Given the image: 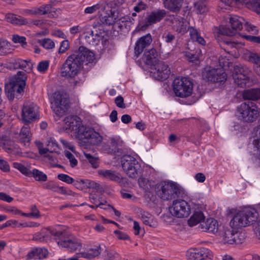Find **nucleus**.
Segmentation results:
<instances>
[{
    "instance_id": "774afa93",
    "label": "nucleus",
    "mask_w": 260,
    "mask_h": 260,
    "mask_svg": "<svg viewBox=\"0 0 260 260\" xmlns=\"http://www.w3.org/2000/svg\"><path fill=\"white\" fill-rule=\"evenodd\" d=\"M253 230L257 239L260 242V220L256 221Z\"/></svg>"
},
{
    "instance_id": "aec40b11",
    "label": "nucleus",
    "mask_w": 260,
    "mask_h": 260,
    "mask_svg": "<svg viewBox=\"0 0 260 260\" xmlns=\"http://www.w3.org/2000/svg\"><path fill=\"white\" fill-rule=\"evenodd\" d=\"M151 35L148 34L141 37L136 43L134 53L137 57L142 53L145 48L148 47L152 42Z\"/></svg>"
},
{
    "instance_id": "37998d69",
    "label": "nucleus",
    "mask_w": 260,
    "mask_h": 260,
    "mask_svg": "<svg viewBox=\"0 0 260 260\" xmlns=\"http://www.w3.org/2000/svg\"><path fill=\"white\" fill-rule=\"evenodd\" d=\"M194 11L198 14H203L208 11L206 0H201L194 4Z\"/></svg>"
},
{
    "instance_id": "2eb2a0df",
    "label": "nucleus",
    "mask_w": 260,
    "mask_h": 260,
    "mask_svg": "<svg viewBox=\"0 0 260 260\" xmlns=\"http://www.w3.org/2000/svg\"><path fill=\"white\" fill-rule=\"evenodd\" d=\"M186 256L189 260H203L207 258H211L212 254L208 248L201 247L188 250Z\"/></svg>"
},
{
    "instance_id": "603ef678",
    "label": "nucleus",
    "mask_w": 260,
    "mask_h": 260,
    "mask_svg": "<svg viewBox=\"0 0 260 260\" xmlns=\"http://www.w3.org/2000/svg\"><path fill=\"white\" fill-rule=\"evenodd\" d=\"M31 176H33L36 180L39 181H45L47 178L46 174L37 169H34L31 171Z\"/></svg>"
},
{
    "instance_id": "69168bd1",
    "label": "nucleus",
    "mask_w": 260,
    "mask_h": 260,
    "mask_svg": "<svg viewBox=\"0 0 260 260\" xmlns=\"http://www.w3.org/2000/svg\"><path fill=\"white\" fill-rule=\"evenodd\" d=\"M147 8V5L142 1H139L136 5L134 7V10L137 13H139L142 10H145Z\"/></svg>"
},
{
    "instance_id": "f3484780",
    "label": "nucleus",
    "mask_w": 260,
    "mask_h": 260,
    "mask_svg": "<svg viewBox=\"0 0 260 260\" xmlns=\"http://www.w3.org/2000/svg\"><path fill=\"white\" fill-rule=\"evenodd\" d=\"M235 230H236L231 228L220 227L216 236L221 243L223 244H232L234 232H235Z\"/></svg>"
},
{
    "instance_id": "393cba45",
    "label": "nucleus",
    "mask_w": 260,
    "mask_h": 260,
    "mask_svg": "<svg viewBox=\"0 0 260 260\" xmlns=\"http://www.w3.org/2000/svg\"><path fill=\"white\" fill-rule=\"evenodd\" d=\"M250 141L253 146L255 154L260 159V125L253 129Z\"/></svg>"
},
{
    "instance_id": "f257e3e1",
    "label": "nucleus",
    "mask_w": 260,
    "mask_h": 260,
    "mask_svg": "<svg viewBox=\"0 0 260 260\" xmlns=\"http://www.w3.org/2000/svg\"><path fill=\"white\" fill-rule=\"evenodd\" d=\"M258 213L254 209H246L236 213L230 222L232 229H239L249 226L257 220Z\"/></svg>"
},
{
    "instance_id": "ddd939ff",
    "label": "nucleus",
    "mask_w": 260,
    "mask_h": 260,
    "mask_svg": "<svg viewBox=\"0 0 260 260\" xmlns=\"http://www.w3.org/2000/svg\"><path fill=\"white\" fill-rule=\"evenodd\" d=\"M250 74V71L246 67H234L233 74L234 82L241 87L249 86Z\"/></svg>"
},
{
    "instance_id": "f704fd0d",
    "label": "nucleus",
    "mask_w": 260,
    "mask_h": 260,
    "mask_svg": "<svg viewBox=\"0 0 260 260\" xmlns=\"http://www.w3.org/2000/svg\"><path fill=\"white\" fill-rule=\"evenodd\" d=\"M29 124H24V125L21 128L19 134V140L21 143L25 145L28 143L31 140V134Z\"/></svg>"
},
{
    "instance_id": "bb28decb",
    "label": "nucleus",
    "mask_w": 260,
    "mask_h": 260,
    "mask_svg": "<svg viewBox=\"0 0 260 260\" xmlns=\"http://www.w3.org/2000/svg\"><path fill=\"white\" fill-rule=\"evenodd\" d=\"M12 63L15 69H21L25 73H30L33 67V63L30 60H23L20 58L14 59Z\"/></svg>"
},
{
    "instance_id": "e433bc0d",
    "label": "nucleus",
    "mask_w": 260,
    "mask_h": 260,
    "mask_svg": "<svg viewBox=\"0 0 260 260\" xmlns=\"http://www.w3.org/2000/svg\"><path fill=\"white\" fill-rule=\"evenodd\" d=\"M107 7V5L105 2H101L92 6L86 8L84 10V13L91 14L98 12L99 14L106 10Z\"/></svg>"
},
{
    "instance_id": "7ed1b4c3",
    "label": "nucleus",
    "mask_w": 260,
    "mask_h": 260,
    "mask_svg": "<svg viewBox=\"0 0 260 260\" xmlns=\"http://www.w3.org/2000/svg\"><path fill=\"white\" fill-rule=\"evenodd\" d=\"M237 110L241 119L246 122H252L255 121L259 114L256 104L249 101L242 103Z\"/></svg>"
},
{
    "instance_id": "58836bf2",
    "label": "nucleus",
    "mask_w": 260,
    "mask_h": 260,
    "mask_svg": "<svg viewBox=\"0 0 260 260\" xmlns=\"http://www.w3.org/2000/svg\"><path fill=\"white\" fill-rule=\"evenodd\" d=\"M243 98L244 100H257L260 98V89L252 88L243 91Z\"/></svg>"
},
{
    "instance_id": "4468645a",
    "label": "nucleus",
    "mask_w": 260,
    "mask_h": 260,
    "mask_svg": "<svg viewBox=\"0 0 260 260\" xmlns=\"http://www.w3.org/2000/svg\"><path fill=\"white\" fill-rule=\"evenodd\" d=\"M57 242L59 246L67 248L71 252L80 250L82 247V243L80 240L73 236L66 237L63 233L62 236H60Z\"/></svg>"
},
{
    "instance_id": "dca6fc26",
    "label": "nucleus",
    "mask_w": 260,
    "mask_h": 260,
    "mask_svg": "<svg viewBox=\"0 0 260 260\" xmlns=\"http://www.w3.org/2000/svg\"><path fill=\"white\" fill-rule=\"evenodd\" d=\"M73 55L76 57L77 60H78L81 64L84 63L87 64L92 62L95 59L94 54L83 46H80L77 54H73Z\"/></svg>"
},
{
    "instance_id": "a211bd4d",
    "label": "nucleus",
    "mask_w": 260,
    "mask_h": 260,
    "mask_svg": "<svg viewBox=\"0 0 260 260\" xmlns=\"http://www.w3.org/2000/svg\"><path fill=\"white\" fill-rule=\"evenodd\" d=\"M170 73V69L166 62L159 61L156 63L153 74L156 79L166 80L169 77Z\"/></svg>"
},
{
    "instance_id": "0eeeda50",
    "label": "nucleus",
    "mask_w": 260,
    "mask_h": 260,
    "mask_svg": "<svg viewBox=\"0 0 260 260\" xmlns=\"http://www.w3.org/2000/svg\"><path fill=\"white\" fill-rule=\"evenodd\" d=\"M82 64L77 60L74 55H70L64 63L61 70V75L66 78H74L80 75L79 71Z\"/></svg>"
},
{
    "instance_id": "052dcab7",
    "label": "nucleus",
    "mask_w": 260,
    "mask_h": 260,
    "mask_svg": "<svg viewBox=\"0 0 260 260\" xmlns=\"http://www.w3.org/2000/svg\"><path fill=\"white\" fill-rule=\"evenodd\" d=\"M49 62L47 60H43L40 62L37 66V69L40 73H45L48 69Z\"/></svg>"
},
{
    "instance_id": "8fccbe9b",
    "label": "nucleus",
    "mask_w": 260,
    "mask_h": 260,
    "mask_svg": "<svg viewBox=\"0 0 260 260\" xmlns=\"http://www.w3.org/2000/svg\"><path fill=\"white\" fill-rule=\"evenodd\" d=\"M84 155L93 168H98L99 163V159L98 157L93 156L90 153H88L85 152H84Z\"/></svg>"
},
{
    "instance_id": "79ce46f5",
    "label": "nucleus",
    "mask_w": 260,
    "mask_h": 260,
    "mask_svg": "<svg viewBox=\"0 0 260 260\" xmlns=\"http://www.w3.org/2000/svg\"><path fill=\"white\" fill-rule=\"evenodd\" d=\"M26 79L27 76L26 73L23 71H19L17 72V74L13 77L11 82L21 85L23 83L24 87H25Z\"/></svg>"
},
{
    "instance_id": "680f3d73",
    "label": "nucleus",
    "mask_w": 260,
    "mask_h": 260,
    "mask_svg": "<svg viewBox=\"0 0 260 260\" xmlns=\"http://www.w3.org/2000/svg\"><path fill=\"white\" fill-rule=\"evenodd\" d=\"M221 47L225 51H227L228 53L230 51L228 50L230 48H233L235 47L236 44L234 42H232L231 41H223L220 44Z\"/></svg>"
},
{
    "instance_id": "9d476101",
    "label": "nucleus",
    "mask_w": 260,
    "mask_h": 260,
    "mask_svg": "<svg viewBox=\"0 0 260 260\" xmlns=\"http://www.w3.org/2000/svg\"><path fill=\"white\" fill-rule=\"evenodd\" d=\"M68 107V96L66 94L60 92L55 93L51 107L55 115L58 117L62 116Z\"/></svg>"
},
{
    "instance_id": "864d4df0",
    "label": "nucleus",
    "mask_w": 260,
    "mask_h": 260,
    "mask_svg": "<svg viewBox=\"0 0 260 260\" xmlns=\"http://www.w3.org/2000/svg\"><path fill=\"white\" fill-rule=\"evenodd\" d=\"M13 167L20 171L22 174L27 176L31 177V171L21 164L19 162H14Z\"/></svg>"
},
{
    "instance_id": "e2e57ef3",
    "label": "nucleus",
    "mask_w": 260,
    "mask_h": 260,
    "mask_svg": "<svg viewBox=\"0 0 260 260\" xmlns=\"http://www.w3.org/2000/svg\"><path fill=\"white\" fill-rule=\"evenodd\" d=\"M5 92L8 98L10 100H12L14 98L15 96V92L13 91L12 85H10V83L6 84Z\"/></svg>"
},
{
    "instance_id": "13d9d810",
    "label": "nucleus",
    "mask_w": 260,
    "mask_h": 260,
    "mask_svg": "<svg viewBox=\"0 0 260 260\" xmlns=\"http://www.w3.org/2000/svg\"><path fill=\"white\" fill-rule=\"evenodd\" d=\"M40 42L42 46L46 49H51L55 47L54 42L49 39H44Z\"/></svg>"
},
{
    "instance_id": "c756f323",
    "label": "nucleus",
    "mask_w": 260,
    "mask_h": 260,
    "mask_svg": "<svg viewBox=\"0 0 260 260\" xmlns=\"http://www.w3.org/2000/svg\"><path fill=\"white\" fill-rule=\"evenodd\" d=\"M39 152L41 154H44L48 152L50 153L57 152L59 149L58 145L56 140L52 138H50L47 140V147H39Z\"/></svg>"
},
{
    "instance_id": "5701e85b",
    "label": "nucleus",
    "mask_w": 260,
    "mask_h": 260,
    "mask_svg": "<svg viewBox=\"0 0 260 260\" xmlns=\"http://www.w3.org/2000/svg\"><path fill=\"white\" fill-rule=\"evenodd\" d=\"M98 174L106 179L116 182L119 184H123L124 178L120 173L111 170H100Z\"/></svg>"
},
{
    "instance_id": "0e129e2a",
    "label": "nucleus",
    "mask_w": 260,
    "mask_h": 260,
    "mask_svg": "<svg viewBox=\"0 0 260 260\" xmlns=\"http://www.w3.org/2000/svg\"><path fill=\"white\" fill-rule=\"evenodd\" d=\"M57 178L59 180L68 184H71L74 182V179L67 174H59Z\"/></svg>"
},
{
    "instance_id": "3c124183",
    "label": "nucleus",
    "mask_w": 260,
    "mask_h": 260,
    "mask_svg": "<svg viewBox=\"0 0 260 260\" xmlns=\"http://www.w3.org/2000/svg\"><path fill=\"white\" fill-rule=\"evenodd\" d=\"M139 186L145 191H149L153 185L150 181L144 178H140L138 180Z\"/></svg>"
},
{
    "instance_id": "4be33fe9",
    "label": "nucleus",
    "mask_w": 260,
    "mask_h": 260,
    "mask_svg": "<svg viewBox=\"0 0 260 260\" xmlns=\"http://www.w3.org/2000/svg\"><path fill=\"white\" fill-rule=\"evenodd\" d=\"M99 18L100 21L106 25H111L115 24V23H117L118 24H120V22H124L125 21H127L128 19L130 20L129 18L123 17L120 19L118 21H116V19L114 18V16L112 14V12L111 10H109V12L107 13V12H105V10L104 12H102L101 13L99 14Z\"/></svg>"
},
{
    "instance_id": "b1692460",
    "label": "nucleus",
    "mask_w": 260,
    "mask_h": 260,
    "mask_svg": "<svg viewBox=\"0 0 260 260\" xmlns=\"http://www.w3.org/2000/svg\"><path fill=\"white\" fill-rule=\"evenodd\" d=\"M200 227L204 232L217 234L219 228L218 223L216 220L210 218L208 219L205 222L200 223Z\"/></svg>"
},
{
    "instance_id": "09e8293b",
    "label": "nucleus",
    "mask_w": 260,
    "mask_h": 260,
    "mask_svg": "<svg viewBox=\"0 0 260 260\" xmlns=\"http://www.w3.org/2000/svg\"><path fill=\"white\" fill-rule=\"evenodd\" d=\"M235 231L232 244H239L242 243L245 239V234L241 232H238V230H235Z\"/></svg>"
},
{
    "instance_id": "c9c22d12",
    "label": "nucleus",
    "mask_w": 260,
    "mask_h": 260,
    "mask_svg": "<svg viewBox=\"0 0 260 260\" xmlns=\"http://www.w3.org/2000/svg\"><path fill=\"white\" fill-rule=\"evenodd\" d=\"M183 0H168L164 2L166 8L173 12H179L182 6Z\"/></svg>"
},
{
    "instance_id": "c85d7f7f",
    "label": "nucleus",
    "mask_w": 260,
    "mask_h": 260,
    "mask_svg": "<svg viewBox=\"0 0 260 260\" xmlns=\"http://www.w3.org/2000/svg\"><path fill=\"white\" fill-rule=\"evenodd\" d=\"M141 219L143 223L151 228H155L157 225V222L150 213L143 210H141L140 212Z\"/></svg>"
},
{
    "instance_id": "2f4dec72",
    "label": "nucleus",
    "mask_w": 260,
    "mask_h": 260,
    "mask_svg": "<svg viewBox=\"0 0 260 260\" xmlns=\"http://www.w3.org/2000/svg\"><path fill=\"white\" fill-rule=\"evenodd\" d=\"M37 11L38 15H39L48 14V17L50 18H55L57 16L55 8L50 4L43 5L37 7Z\"/></svg>"
},
{
    "instance_id": "1a4fd4ad",
    "label": "nucleus",
    "mask_w": 260,
    "mask_h": 260,
    "mask_svg": "<svg viewBox=\"0 0 260 260\" xmlns=\"http://www.w3.org/2000/svg\"><path fill=\"white\" fill-rule=\"evenodd\" d=\"M170 213L177 218H185L190 214V208L188 203L183 200H176L169 208Z\"/></svg>"
},
{
    "instance_id": "4d7b16f0",
    "label": "nucleus",
    "mask_w": 260,
    "mask_h": 260,
    "mask_svg": "<svg viewBox=\"0 0 260 260\" xmlns=\"http://www.w3.org/2000/svg\"><path fill=\"white\" fill-rule=\"evenodd\" d=\"M64 155L69 160L70 165L72 167L76 166L78 164V160L76 159L74 155L69 151H64Z\"/></svg>"
},
{
    "instance_id": "72a5a7b5",
    "label": "nucleus",
    "mask_w": 260,
    "mask_h": 260,
    "mask_svg": "<svg viewBox=\"0 0 260 260\" xmlns=\"http://www.w3.org/2000/svg\"><path fill=\"white\" fill-rule=\"evenodd\" d=\"M48 255V251L45 248H36L33 249L27 254L29 259H43L46 258Z\"/></svg>"
},
{
    "instance_id": "6e6d98bb",
    "label": "nucleus",
    "mask_w": 260,
    "mask_h": 260,
    "mask_svg": "<svg viewBox=\"0 0 260 260\" xmlns=\"http://www.w3.org/2000/svg\"><path fill=\"white\" fill-rule=\"evenodd\" d=\"M10 85H12V89L13 90V91L15 92V95H17V94H21L24 91V84L22 83V84L18 85L16 83H14L13 82H10Z\"/></svg>"
},
{
    "instance_id": "f03ea898",
    "label": "nucleus",
    "mask_w": 260,
    "mask_h": 260,
    "mask_svg": "<svg viewBox=\"0 0 260 260\" xmlns=\"http://www.w3.org/2000/svg\"><path fill=\"white\" fill-rule=\"evenodd\" d=\"M78 138L81 140V146H99L103 140V136L90 126L83 125L78 132Z\"/></svg>"
},
{
    "instance_id": "49530a36",
    "label": "nucleus",
    "mask_w": 260,
    "mask_h": 260,
    "mask_svg": "<svg viewBox=\"0 0 260 260\" xmlns=\"http://www.w3.org/2000/svg\"><path fill=\"white\" fill-rule=\"evenodd\" d=\"M78 181L81 186H82L83 189L87 188L97 189L99 187V184L93 181L88 179H80Z\"/></svg>"
},
{
    "instance_id": "a18cd8bd",
    "label": "nucleus",
    "mask_w": 260,
    "mask_h": 260,
    "mask_svg": "<svg viewBox=\"0 0 260 260\" xmlns=\"http://www.w3.org/2000/svg\"><path fill=\"white\" fill-rule=\"evenodd\" d=\"M11 52V44L7 40L0 38V55H5Z\"/></svg>"
},
{
    "instance_id": "bf43d9fd",
    "label": "nucleus",
    "mask_w": 260,
    "mask_h": 260,
    "mask_svg": "<svg viewBox=\"0 0 260 260\" xmlns=\"http://www.w3.org/2000/svg\"><path fill=\"white\" fill-rule=\"evenodd\" d=\"M12 41L15 43H20L21 46L24 47L26 45V38L23 36H20L18 35H14L12 38Z\"/></svg>"
},
{
    "instance_id": "f8f14e48",
    "label": "nucleus",
    "mask_w": 260,
    "mask_h": 260,
    "mask_svg": "<svg viewBox=\"0 0 260 260\" xmlns=\"http://www.w3.org/2000/svg\"><path fill=\"white\" fill-rule=\"evenodd\" d=\"M202 77L208 81L222 82L226 80V74L221 69L207 67L202 72Z\"/></svg>"
},
{
    "instance_id": "6ab92c4d",
    "label": "nucleus",
    "mask_w": 260,
    "mask_h": 260,
    "mask_svg": "<svg viewBox=\"0 0 260 260\" xmlns=\"http://www.w3.org/2000/svg\"><path fill=\"white\" fill-rule=\"evenodd\" d=\"M66 129L71 131H76L78 137V132L83 125L82 124L81 118L77 116H69L64 119Z\"/></svg>"
},
{
    "instance_id": "412c9836",
    "label": "nucleus",
    "mask_w": 260,
    "mask_h": 260,
    "mask_svg": "<svg viewBox=\"0 0 260 260\" xmlns=\"http://www.w3.org/2000/svg\"><path fill=\"white\" fill-rule=\"evenodd\" d=\"M166 15L164 10H157L153 11L147 17L145 25L141 27V29H145L149 25L160 21Z\"/></svg>"
},
{
    "instance_id": "cd10ccee",
    "label": "nucleus",
    "mask_w": 260,
    "mask_h": 260,
    "mask_svg": "<svg viewBox=\"0 0 260 260\" xmlns=\"http://www.w3.org/2000/svg\"><path fill=\"white\" fill-rule=\"evenodd\" d=\"M158 53L156 50L152 48L144 52L143 60L148 65H155L157 61Z\"/></svg>"
},
{
    "instance_id": "a19ab883",
    "label": "nucleus",
    "mask_w": 260,
    "mask_h": 260,
    "mask_svg": "<svg viewBox=\"0 0 260 260\" xmlns=\"http://www.w3.org/2000/svg\"><path fill=\"white\" fill-rule=\"evenodd\" d=\"M204 218V214L201 211H196L189 219L188 224L190 226H193L199 223H201Z\"/></svg>"
},
{
    "instance_id": "6e6552de",
    "label": "nucleus",
    "mask_w": 260,
    "mask_h": 260,
    "mask_svg": "<svg viewBox=\"0 0 260 260\" xmlns=\"http://www.w3.org/2000/svg\"><path fill=\"white\" fill-rule=\"evenodd\" d=\"M123 171L131 178H136L141 169V165L133 156L124 155L121 159Z\"/></svg>"
},
{
    "instance_id": "338daca9",
    "label": "nucleus",
    "mask_w": 260,
    "mask_h": 260,
    "mask_svg": "<svg viewBox=\"0 0 260 260\" xmlns=\"http://www.w3.org/2000/svg\"><path fill=\"white\" fill-rule=\"evenodd\" d=\"M30 212L29 213L31 217H33L35 218H39L40 217L41 215L40 211L38 209L36 205H32L30 207Z\"/></svg>"
},
{
    "instance_id": "a878e982",
    "label": "nucleus",
    "mask_w": 260,
    "mask_h": 260,
    "mask_svg": "<svg viewBox=\"0 0 260 260\" xmlns=\"http://www.w3.org/2000/svg\"><path fill=\"white\" fill-rule=\"evenodd\" d=\"M188 25L189 22L182 17L175 19L173 21L174 30L181 34H184L188 31Z\"/></svg>"
},
{
    "instance_id": "7c9ffc66",
    "label": "nucleus",
    "mask_w": 260,
    "mask_h": 260,
    "mask_svg": "<svg viewBox=\"0 0 260 260\" xmlns=\"http://www.w3.org/2000/svg\"><path fill=\"white\" fill-rule=\"evenodd\" d=\"M235 3L244 4L247 8L260 15V0H235Z\"/></svg>"
},
{
    "instance_id": "9b49d317",
    "label": "nucleus",
    "mask_w": 260,
    "mask_h": 260,
    "mask_svg": "<svg viewBox=\"0 0 260 260\" xmlns=\"http://www.w3.org/2000/svg\"><path fill=\"white\" fill-rule=\"evenodd\" d=\"M22 120L24 124H30L33 120L39 119L38 108L32 102H25L22 108Z\"/></svg>"
},
{
    "instance_id": "20e7f679",
    "label": "nucleus",
    "mask_w": 260,
    "mask_h": 260,
    "mask_svg": "<svg viewBox=\"0 0 260 260\" xmlns=\"http://www.w3.org/2000/svg\"><path fill=\"white\" fill-rule=\"evenodd\" d=\"M173 91L177 96L184 98L191 95L193 83L187 77L176 78L173 83Z\"/></svg>"
},
{
    "instance_id": "c03bdc74",
    "label": "nucleus",
    "mask_w": 260,
    "mask_h": 260,
    "mask_svg": "<svg viewBox=\"0 0 260 260\" xmlns=\"http://www.w3.org/2000/svg\"><path fill=\"white\" fill-rule=\"evenodd\" d=\"M45 242H47L50 238L51 236L58 237L59 239L60 236H62V233L60 232H56L51 230L50 229H44L41 230Z\"/></svg>"
},
{
    "instance_id": "de8ad7c7",
    "label": "nucleus",
    "mask_w": 260,
    "mask_h": 260,
    "mask_svg": "<svg viewBox=\"0 0 260 260\" xmlns=\"http://www.w3.org/2000/svg\"><path fill=\"white\" fill-rule=\"evenodd\" d=\"M251 61L254 63V70L255 73L260 76V54H253L250 58Z\"/></svg>"
},
{
    "instance_id": "39448f33",
    "label": "nucleus",
    "mask_w": 260,
    "mask_h": 260,
    "mask_svg": "<svg viewBox=\"0 0 260 260\" xmlns=\"http://www.w3.org/2000/svg\"><path fill=\"white\" fill-rule=\"evenodd\" d=\"M156 193L161 199L168 201L178 197L180 192L175 183L164 181L160 183L157 186Z\"/></svg>"
},
{
    "instance_id": "473e14b6",
    "label": "nucleus",
    "mask_w": 260,
    "mask_h": 260,
    "mask_svg": "<svg viewBox=\"0 0 260 260\" xmlns=\"http://www.w3.org/2000/svg\"><path fill=\"white\" fill-rule=\"evenodd\" d=\"M5 19L8 22L15 25H29V21L27 19L20 16H17L13 14H7L5 16Z\"/></svg>"
},
{
    "instance_id": "423d86ee",
    "label": "nucleus",
    "mask_w": 260,
    "mask_h": 260,
    "mask_svg": "<svg viewBox=\"0 0 260 260\" xmlns=\"http://www.w3.org/2000/svg\"><path fill=\"white\" fill-rule=\"evenodd\" d=\"M245 20L237 15H232L229 18V24L219 28V32L223 35L233 36L237 34L243 27Z\"/></svg>"
},
{
    "instance_id": "ea45409f",
    "label": "nucleus",
    "mask_w": 260,
    "mask_h": 260,
    "mask_svg": "<svg viewBox=\"0 0 260 260\" xmlns=\"http://www.w3.org/2000/svg\"><path fill=\"white\" fill-rule=\"evenodd\" d=\"M1 147L8 153H11L14 149V143L6 136H3L1 142Z\"/></svg>"
},
{
    "instance_id": "4c0bfd02",
    "label": "nucleus",
    "mask_w": 260,
    "mask_h": 260,
    "mask_svg": "<svg viewBox=\"0 0 260 260\" xmlns=\"http://www.w3.org/2000/svg\"><path fill=\"white\" fill-rule=\"evenodd\" d=\"M102 250V247L100 245L96 246L90 249L87 252L80 253L78 257L90 259L98 256L101 253Z\"/></svg>"
},
{
    "instance_id": "5fc2aeb1",
    "label": "nucleus",
    "mask_w": 260,
    "mask_h": 260,
    "mask_svg": "<svg viewBox=\"0 0 260 260\" xmlns=\"http://www.w3.org/2000/svg\"><path fill=\"white\" fill-rule=\"evenodd\" d=\"M13 226L17 228H25L26 227V222L19 223L16 220H8L4 224V226Z\"/></svg>"
}]
</instances>
